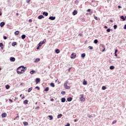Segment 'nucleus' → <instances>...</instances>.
<instances>
[{"label":"nucleus","mask_w":126,"mask_h":126,"mask_svg":"<svg viewBox=\"0 0 126 126\" xmlns=\"http://www.w3.org/2000/svg\"><path fill=\"white\" fill-rule=\"evenodd\" d=\"M5 88H6V89H9L10 88V86H9L8 85H6L5 86Z\"/></svg>","instance_id":"obj_20"},{"label":"nucleus","mask_w":126,"mask_h":126,"mask_svg":"<svg viewBox=\"0 0 126 126\" xmlns=\"http://www.w3.org/2000/svg\"><path fill=\"white\" fill-rule=\"evenodd\" d=\"M9 101H10V102H11V103L13 102V101H12L11 99H9Z\"/></svg>","instance_id":"obj_54"},{"label":"nucleus","mask_w":126,"mask_h":126,"mask_svg":"<svg viewBox=\"0 0 126 126\" xmlns=\"http://www.w3.org/2000/svg\"><path fill=\"white\" fill-rule=\"evenodd\" d=\"M2 118H6V113H3L1 114Z\"/></svg>","instance_id":"obj_10"},{"label":"nucleus","mask_w":126,"mask_h":126,"mask_svg":"<svg viewBox=\"0 0 126 126\" xmlns=\"http://www.w3.org/2000/svg\"><path fill=\"white\" fill-rule=\"evenodd\" d=\"M121 19H123V21H125L126 20V19L125 18V17L124 16H122L121 17Z\"/></svg>","instance_id":"obj_26"},{"label":"nucleus","mask_w":126,"mask_h":126,"mask_svg":"<svg viewBox=\"0 0 126 126\" xmlns=\"http://www.w3.org/2000/svg\"><path fill=\"white\" fill-rule=\"evenodd\" d=\"M18 118H19V116H17V117H16L15 118H14V121H15V120H17V119H18Z\"/></svg>","instance_id":"obj_36"},{"label":"nucleus","mask_w":126,"mask_h":126,"mask_svg":"<svg viewBox=\"0 0 126 126\" xmlns=\"http://www.w3.org/2000/svg\"><path fill=\"white\" fill-rule=\"evenodd\" d=\"M35 89H37V90H40V88L37 86V87H35Z\"/></svg>","instance_id":"obj_46"},{"label":"nucleus","mask_w":126,"mask_h":126,"mask_svg":"<svg viewBox=\"0 0 126 126\" xmlns=\"http://www.w3.org/2000/svg\"><path fill=\"white\" fill-rule=\"evenodd\" d=\"M30 1H31V0H26V2L27 3H29V2H30Z\"/></svg>","instance_id":"obj_45"},{"label":"nucleus","mask_w":126,"mask_h":126,"mask_svg":"<svg viewBox=\"0 0 126 126\" xmlns=\"http://www.w3.org/2000/svg\"><path fill=\"white\" fill-rule=\"evenodd\" d=\"M21 38L22 39H24L26 38V35L25 34H23L21 36Z\"/></svg>","instance_id":"obj_19"},{"label":"nucleus","mask_w":126,"mask_h":126,"mask_svg":"<svg viewBox=\"0 0 126 126\" xmlns=\"http://www.w3.org/2000/svg\"><path fill=\"white\" fill-rule=\"evenodd\" d=\"M26 70V67H24V66H21L17 69V72L18 74H22V73H24V72H25Z\"/></svg>","instance_id":"obj_1"},{"label":"nucleus","mask_w":126,"mask_h":126,"mask_svg":"<svg viewBox=\"0 0 126 126\" xmlns=\"http://www.w3.org/2000/svg\"><path fill=\"white\" fill-rule=\"evenodd\" d=\"M75 4H76L77 5L78 4V3H79V1H78V0H76L75 1Z\"/></svg>","instance_id":"obj_24"},{"label":"nucleus","mask_w":126,"mask_h":126,"mask_svg":"<svg viewBox=\"0 0 126 126\" xmlns=\"http://www.w3.org/2000/svg\"><path fill=\"white\" fill-rule=\"evenodd\" d=\"M10 61L11 62H15V58H14V57H11V58H10Z\"/></svg>","instance_id":"obj_9"},{"label":"nucleus","mask_w":126,"mask_h":126,"mask_svg":"<svg viewBox=\"0 0 126 126\" xmlns=\"http://www.w3.org/2000/svg\"><path fill=\"white\" fill-rule=\"evenodd\" d=\"M62 117H63V114H60V115H59L57 116V118H58V119H60V118H62Z\"/></svg>","instance_id":"obj_22"},{"label":"nucleus","mask_w":126,"mask_h":126,"mask_svg":"<svg viewBox=\"0 0 126 126\" xmlns=\"http://www.w3.org/2000/svg\"><path fill=\"white\" fill-rule=\"evenodd\" d=\"M24 104H25V105H27V104H28V100L26 99L24 101Z\"/></svg>","instance_id":"obj_14"},{"label":"nucleus","mask_w":126,"mask_h":126,"mask_svg":"<svg viewBox=\"0 0 126 126\" xmlns=\"http://www.w3.org/2000/svg\"><path fill=\"white\" fill-rule=\"evenodd\" d=\"M107 32H111V29H108L107 30H106Z\"/></svg>","instance_id":"obj_43"},{"label":"nucleus","mask_w":126,"mask_h":126,"mask_svg":"<svg viewBox=\"0 0 126 126\" xmlns=\"http://www.w3.org/2000/svg\"><path fill=\"white\" fill-rule=\"evenodd\" d=\"M79 36H82V34L81 33L79 34Z\"/></svg>","instance_id":"obj_62"},{"label":"nucleus","mask_w":126,"mask_h":126,"mask_svg":"<svg viewBox=\"0 0 126 126\" xmlns=\"http://www.w3.org/2000/svg\"><path fill=\"white\" fill-rule=\"evenodd\" d=\"M38 18L39 19H42V18H44V17L42 15H41L38 16Z\"/></svg>","instance_id":"obj_12"},{"label":"nucleus","mask_w":126,"mask_h":126,"mask_svg":"<svg viewBox=\"0 0 126 126\" xmlns=\"http://www.w3.org/2000/svg\"><path fill=\"white\" fill-rule=\"evenodd\" d=\"M65 126H70V124L69 123L67 124Z\"/></svg>","instance_id":"obj_52"},{"label":"nucleus","mask_w":126,"mask_h":126,"mask_svg":"<svg viewBox=\"0 0 126 126\" xmlns=\"http://www.w3.org/2000/svg\"><path fill=\"white\" fill-rule=\"evenodd\" d=\"M16 14L17 16H18V15H19V13H17Z\"/></svg>","instance_id":"obj_60"},{"label":"nucleus","mask_w":126,"mask_h":126,"mask_svg":"<svg viewBox=\"0 0 126 126\" xmlns=\"http://www.w3.org/2000/svg\"><path fill=\"white\" fill-rule=\"evenodd\" d=\"M110 22H111V23H112V22H113V20H110Z\"/></svg>","instance_id":"obj_63"},{"label":"nucleus","mask_w":126,"mask_h":126,"mask_svg":"<svg viewBox=\"0 0 126 126\" xmlns=\"http://www.w3.org/2000/svg\"><path fill=\"white\" fill-rule=\"evenodd\" d=\"M40 47H41V46L38 45V46L37 47V49L38 50V49H40Z\"/></svg>","instance_id":"obj_55"},{"label":"nucleus","mask_w":126,"mask_h":126,"mask_svg":"<svg viewBox=\"0 0 126 126\" xmlns=\"http://www.w3.org/2000/svg\"><path fill=\"white\" fill-rule=\"evenodd\" d=\"M32 91V88H30L28 90V92H31Z\"/></svg>","instance_id":"obj_34"},{"label":"nucleus","mask_w":126,"mask_h":126,"mask_svg":"<svg viewBox=\"0 0 126 126\" xmlns=\"http://www.w3.org/2000/svg\"><path fill=\"white\" fill-rule=\"evenodd\" d=\"M76 14H77V11L75 10L73 12V15H76Z\"/></svg>","instance_id":"obj_16"},{"label":"nucleus","mask_w":126,"mask_h":126,"mask_svg":"<svg viewBox=\"0 0 126 126\" xmlns=\"http://www.w3.org/2000/svg\"><path fill=\"white\" fill-rule=\"evenodd\" d=\"M3 39L4 40H6V39H7V37L6 36H3Z\"/></svg>","instance_id":"obj_47"},{"label":"nucleus","mask_w":126,"mask_h":126,"mask_svg":"<svg viewBox=\"0 0 126 126\" xmlns=\"http://www.w3.org/2000/svg\"><path fill=\"white\" fill-rule=\"evenodd\" d=\"M0 47L2 49L3 48V44L2 43H0Z\"/></svg>","instance_id":"obj_28"},{"label":"nucleus","mask_w":126,"mask_h":126,"mask_svg":"<svg viewBox=\"0 0 126 126\" xmlns=\"http://www.w3.org/2000/svg\"><path fill=\"white\" fill-rule=\"evenodd\" d=\"M86 55L85 53H83L82 55H81V57L82 58H84L85 57Z\"/></svg>","instance_id":"obj_33"},{"label":"nucleus","mask_w":126,"mask_h":126,"mask_svg":"<svg viewBox=\"0 0 126 126\" xmlns=\"http://www.w3.org/2000/svg\"><path fill=\"white\" fill-rule=\"evenodd\" d=\"M88 48H89V49H90V50H93V47L90 46H89L88 47Z\"/></svg>","instance_id":"obj_39"},{"label":"nucleus","mask_w":126,"mask_h":126,"mask_svg":"<svg viewBox=\"0 0 126 126\" xmlns=\"http://www.w3.org/2000/svg\"><path fill=\"white\" fill-rule=\"evenodd\" d=\"M19 34V31H16L15 32V35H18Z\"/></svg>","instance_id":"obj_32"},{"label":"nucleus","mask_w":126,"mask_h":126,"mask_svg":"<svg viewBox=\"0 0 126 126\" xmlns=\"http://www.w3.org/2000/svg\"><path fill=\"white\" fill-rule=\"evenodd\" d=\"M48 118H50V120H53V116H48Z\"/></svg>","instance_id":"obj_35"},{"label":"nucleus","mask_w":126,"mask_h":126,"mask_svg":"<svg viewBox=\"0 0 126 126\" xmlns=\"http://www.w3.org/2000/svg\"><path fill=\"white\" fill-rule=\"evenodd\" d=\"M39 82H41V79L39 78H37L35 79V83L36 84H38Z\"/></svg>","instance_id":"obj_6"},{"label":"nucleus","mask_w":126,"mask_h":126,"mask_svg":"<svg viewBox=\"0 0 126 126\" xmlns=\"http://www.w3.org/2000/svg\"><path fill=\"white\" fill-rule=\"evenodd\" d=\"M74 122L75 123H76V122H77V120L75 119V120H74Z\"/></svg>","instance_id":"obj_56"},{"label":"nucleus","mask_w":126,"mask_h":126,"mask_svg":"<svg viewBox=\"0 0 126 126\" xmlns=\"http://www.w3.org/2000/svg\"><path fill=\"white\" fill-rule=\"evenodd\" d=\"M50 101H51V102L54 101V98H51V99H50Z\"/></svg>","instance_id":"obj_49"},{"label":"nucleus","mask_w":126,"mask_h":126,"mask_svg":"<svg viewBox=\"0 0 126 126\" xmlns=\"http://www.w3.org/2000/svg\"><path fill=\"white\" fill-rule=\"evenodd\" d=\"M104 28H105V29H107L108 28V27H107V26H105Z\"/></svg>","instance_id":"obj_57"},{"label":"nucleus","mask_w":126,"mask_h":126,"mask_svg":"<svg viewBox=\"0 0 126 126\" xmlns=\"http://www.w3.org/2000/svg\"><path fill=\"white\" fill-rule=\"evenodd\" d=\"M115 57H118V54H117V53H115Z\"/></svg>","instance_id":"obj_58"},{"label":"nucleus","mask_w":126,"mask_h":126,"mask_svg":"<svg viewBox=\"0 0 126 126\" xmlns=\"http://www.w3.org/2000/svg\"><path fill=\"white\" fill-rule=\"evenodd\" d=\"M118 8H122V7L121 6H118Z\"/></svg>","instance_id":"obj_61"},{"label":"nucleus","mask_w":126,"mask_h":126,"mask_svg":"<svg viewBox=\"0 0 126 126\" xmlns=\"http://www.w3.org/2000/svg\"><path fill=\"white\" fill-rule=\"evenodd\" d=\"M102 90H106V87L105 86H102Z\"/></svg>","instance_id":"obj_40"},{"label":"nucleus","mask_w":126,"mask_h":126,"mask_svg":"<svg viewBox=\"0 0 126 126\" xmlns=\"http://www.w3.org/2000/svg\"><path fill=\"white\" fill-rule=\"evenodd\" d=\"M61 102L62 103H64V102H65V98H62L61 99Z\"/></svg>","instance_id":"obj_18"},{"label":"nucleus","mask_w":126,"mask_h":126,"mask_svg":"<svg viewBox=\"0 0 126 126\" xmlns=\"http://www.w3.org/2000/svg\"><path fill=\"white\" fill-rule=\"evenodd\" d=\"M87 11H88V12H89L91 11V9H88L87 10Z\"/></svg>","instance_id":"obj_50"},{"label":"nucleus","mask_w":126,"mask_h":126,"mask_svg":"<svg viewBox=\"0 0 126 126\" xmlns=\"http://www.w3.org/2000/svg\"><path fill=\"white\" fill-rule=\"evenodd\" d=\"M50 86H51L52 87H55V84L54 83H51L50 84Z\"/></svg>","instance_id":"obj_25"},{"label":"nucleus","mask_w":126,"mask_h":126,"mask_svg":"<svg viewBox=\"0 0 126 126\" xmlns=\"http://www.w3.org/2000/svg\"><path fill=\"white\" fill-rule=\"evenodd\" d=\"M67 101H68V102H71V101H72V98H71V97H68L67 98Z\"/></svg>","instance_id":"obj_13"},{"label":"nucleus","mask_w":126,"mask_h":126,"mask_svg":"<svg viewBox=\"0 0 126 126\" xmlns=\"http://www.w3.org/2000/svg\"><path fill=\"white\" fill-rule=\"evenodd\" d=\"M24 125L25 126H28V123L27 122H24Z\"/></svg>","instance_id":"obj_41"},{"label":"nucleus","mask_w":126,"mask_h":126,"mask_svg":"<svg viewBox=\"0 0 126 126\" xmlns=\"http://www.w3.org/2000/svg\"><path fill=\"white\" fill-rule=\"evenodd\" d=\"M76 58V54L75 53H72L71 55L70 58L72 59H75Z\"/></svg>","instance_id":"obj_5"},{"label":"nucleus","mask_w":126,"mask_h":126,"mask_svg":"<svg viewBox=\"0 0 126 126\" xmlns=\"http://www.w3.org/2000/svg\"><path fill=\"white\" fill-rule=\"evenodd\" d=\"M61 94H62V95H64L65 94V92L64 91H62L61 92Z\"/></svg>","instance_id":"obj_37"},{"label":"nucleus","mask_w":126,"mask_h":126,"mask_svg":"<svg viewBox=\"0 0 126 126\" xmlns=\"http://www.w3.org/2000/svg\"><path fill=\"white\" fill-rule=\"evenodd\" d=\"M29 22L30 23L32 22V19L29 20Z\"/></svg>","instance_id":"obj_53"},{"label":"nucleus","mask_w":126,"mask_h":126,"mask_svg":"<svg viewBox=\"0 0 126 126\" xmlns=\"http://www.w3.org/2000/svg\"><path fill=\"white\" fill-rule=\"evenodd\" d=\"M113 27H114V29H117V27H118V26H117V25H115Z\"/></svg>","instance_id":"obj_42"},{"label":"nucleus","mask_w":126,"mask_h":126,"mask_svg":"<svg viewBox=\"0 0 126 126\" xmlns=\"http://www.w3.org/2000/svg\"><path fill=\"white\" fill-rule=\"evenodd\" d=\"M67 83H68V81H66V82L64 83V88L65 89H70V86H67Z\"/></svg>","instance_id":"obj_2"},{"label":"nucleus","mask_w":126,"mask_h":126,"mask_svg":"<svg viewBox=\"0 0 126 126\" xmlns=\"http://www.w3.org/2000/svg\"><path fill=\"white\" fill-rule=\"evenodd\" d=\"M42 14L43 15H45V16H48V15H49V13H48V12H43Z\"/></svg>","instance_id":"obj_11"},{"label":"nucleus","mask_w":126,"mask_h":126,"mask_svg":"<svg viewBox=\"0 0 126 126\" xmlns=\"http://www.w3.org/2000/svg\"><path fill=\"white\" fill-rule=\"evenodd\" d=\"M49 90V87H47L45 89L44 91H45V92H48Z\"/></svg>","instance_id":"obj_23"},{"label":"nucleus","mask_w":126,"mask_h":126,"mask_svg":"<svg viewBox=\"0 0 126 126\" xmlns=\"http://www.w3.org/2000/svg\"><path fill=\"white\" fill-rule=\"evenodd\" d=\"M124 29H126V25H125L124 27Z\"/></svg>","instance_id":"obj_59"},{"label":"nucleus","mask_w":126,"mask_h":126,"mask_svg":"<svg viewBox=\"0 0 126 126\" xmlns=\"http://www.w3.org/2000/svg\"><path fill=\"white\" fill-rule=\"evenodd\" d=\"M16 42H13L12 44V46H13V47H14V46H16Z\"/></svg>","instance_id":"obj_31"},{"label":"nucleus","mask_w":126,"mask_h":126,"mask_svg":"<svg viewBox=\"0 0 126 126\" xmlns=\"http://www.w3.org/2000/svg\"><path fill=\"white\" fill-rule=\"evenodd\" d=\"M79 98L82 102H84V101H85V98H84V95L83 94H80Z\"/></svg>","instance_id":"obj_3"},{"label":"nucleus","mask_w":126,"mask_h":126,"mask_svg":"<svg viewBox=\"0 0 126 126\" xmlns=\"http://www.w3.org/2000/svg\"><path fill=\"white\" fill-rule=\"evenodd\" d=\"M94 44H97L98 43V40L97 39H95L94 41Z\"/></svg>","instance_id":"obj_29"},{"label":"nucleus","mask_w":126,"mask_h":126,"mask_svg":"<svg viewBox=\"0 0 126 126\" xmlns=\"http://www.w3.org/2000/svg\"><path fill=\"white\" fill-rule=\"evenodd\" d=\"M35 70H32L30 71L31 74H33V73H35Z\"/></svg>","instance_id":"obj_27"},{"label":"nucleus","mask_w":126,"mask_h":126,"mask_svg":"<svg viewBox=\"0 0 126 126\" xmlns=\"http://www.w3.org/2000/svg\"><path fill=\"white\" fill-rule=\"evenodd\" d=\"M24 98H25V97L24 96V95L23 96V97L22 98V99H24Z\"/></svg>","instance_id":"obj_64"},{"label":"nucleus","mask_w":126,"mask_h":126,"mask_svg":"<svg viewBox=\"0 0 126 126\" xmlns=\"http://www.w3.org/2000/svg\"><path fill=\"white\" fill-rule=\"evenodd\" d=\"M116 123H117V120H114V121L112 122V125H114V124H116Z\"/></svg>","instance_id":"obj_44"},{"label":"nucleus","mask_w":126,"mask_h":126,"mask_svg":"<svg viewBox=\"0 0 126 126\" xmlns=\"http://www.w3.org/2000/svg\"><path fill=\"white\" fill-rule=\"evenodd\" d=\"M94 19H95V20H98V18L96 16H95V15H94Z\"/></svg>","instance_id":"obj_38"},{"label":"nucleus","mask_w":126,"mask_h":126,"mask_svg":"<svg viewBox=\"0 0 126 126\" xmlns=\"http://www.w3.org/2000/svg\"><path fill=\"white\" fill-rule=\"evenodd\" d=\"M46 41V39H44L43 41H40L39 43L38 44V45H39V47H42V45H44L45 44V42Z\"/></svg>","instance_id":"obj_4"},{"label":"nucleus","mask_w":126,"mask_h":126,"mask_svg":"<svg viewBox=\"0 0 126 126\" xmlns=\"http://www.w3.org/2000/svg\"><path fill=\"white\" fill-rule=\"evenodd\" d=\"M5 25V23L2 22L0 23V27H3V26H4Z\"/></svg>","instance_id":"obj_7"},{"label":"nucleus","mask_w":126,"mask_h":126,"mask_svg":"<svg viewBox=\"0 0 126 126\" xmlns=\"http://www.w3.org/2000/svg\"><path fill=\"white\" fill-rule=\"evenodd\" d=\"M117 52H118V49L115 50V53L117 54Z\"/></svg>","instance_id":"obj_51"},{"label":"nucleus","mask_w":126,"mask_h":126,"mask_svg":"<svg viewBox=\"0 0 126 126\" xmlns=\"http://www.w3.org/2000/svg\"><path fill=\"white\" fill-rule=\"evenodd\" d=\"M115 69V66H110V69Z\"/></svg>","instance_id":"obj_30"},{"label":"nucleus","mask_w":126,"mask_h":126,"mask_svg":"<svg viewBox=\"0 0 126 126\" xmlns=\"http://www.w3.org/2000/svg\"><path fill=\"white\" fill-rule=\"evenodd\" d=\"M61 51L59 50V49H56V50H55V53H56V54H60V52Z\"/></svg>","instance_id":"obj_21"},{"label":"nucleus","mask_w":126,"mask_h":126,"mask_svg":"<svg viewBox=\"0 0 126 126\" xmlns=\"http://www.w3.org/2000/svg\"><path fill=\"white\" fill-rule=\"evenodd\" d=\"M49 19H50V20H55V19H56V17H53V16L50 17L49 18Z\"/></svg>","instance_id":"obj_8"},{"label":"nucleus","mask_w":126,"mask_h":126,"mask_svg":"<svg viewBox=\"0 0 126 126\" xmlns=\"http://www.w3.org/2000/svg\"><path fill=\"white\" fill-rule=\"evenodd\" d=\"M39 108H40V107H39V106H36V107H35V109L37 110V109H39Z\"/></svg>","instance_id":"obj_48"},{"label":"nucleus","mask_w":126,"mask_h":126,"mask_svg":"<svg viewBox=\"0 0 126 126\" xmlns=\"http://www.w3.org/2000/svg\"><path fill=\"white\" fill-rule=\"evenodd\" d=\"M83 84L84 85H87V81H85V79H84V81L83 82Z\"/></svg>","instance_id":"obj_15"},{"label":"nucleus","mask_w":126,"mask_h":126,"mask_svg":"<svg viewBox=\"0 0 126 126\" xmlns=\"http://www.w3.org/2000/svg\"><path fill=\"white\" fill-rule=\"evenodd\" d=\"M40 59L39 58L36 59L34 61V63H38V62H40Z\"/></svg>","instance_id":"obj_17"}]
</instances>
